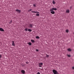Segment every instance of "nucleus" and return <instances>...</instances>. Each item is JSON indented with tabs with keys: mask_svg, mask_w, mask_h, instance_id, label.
<instances>
[{
	"mask_svg": "<svg viewBox=\"0 0 74 74\" xmlns=\"http://www.w3.org/2000/svg\"><path fill=\"white\" fill-rule=\"evenodd\" d=\"M53 72L54 74H58V73L55 70L53 69Z\"/></svg>",
	"mask_w": 74,
	"mask_h": 74,
	"instance_id": "f257e3e1",
	"label": "nucleus"
},
{
	"mask_svg": "<svg viewBox=\"0 0 74 74\" xmlns=\"http://www.w3.org/2000/svg\"><path fill=\"white\" fill-rule=\"evenodd\" d=\"M53 10H55L56 11V10H57V9L56 8H52L50 10V11H53Z\"/></svg>",
	"mask_w": 74,
	"mask_h": 74,
	"instance_id": "f03ea898",
	"label": "nucleus"
},
{
	"mask_svg": "<svg viewBox=\"0 0 74 74\" xmlns=\"http://www.w3.org/2000/svg\"><path fill=\"white\" fill-rule=\"evenodd\" d=\"M43 64L42 63H38V65L39 66V67H42V65H43Z\"/></svg>",
	"mask_w": 74,
	"mask_h": 74,
	"instance_id": "7ed1b4c3",
	"label": "nucleus"
},
{
	"mask_svg": "<svg viewBox=\"0 0 74 74\" xmlns=\"http://www.w3.org/2000/svg\"><path fill=\"white\" fill-rule=\"evenodd\" d=\"M31 12H32L33 13H38V14H40V13L37 11H32Z\"/></svg>",
	"mask_w": 74,
	"mask_h": 74,
	"instance_id": "20e7f679",
	"label": "nucleus"
},
{
	"mask_svg": "<svg viewBox=\"0 0 74 74\" xmlns=\"http://www.w3.org/2000/svg\"><path fill=\"white\" fill-rule=\"evenodd\" d=\"M12 46H15V44L14 43V41H12Z\"/></svg>",
	"mask_w": 74,
	"mask_h": 74,
	"instance_id": "39448f33",
	"label": "nucleus"
},
{
	"mask_svg": "<svg viewBox=\"0 0 74 74\" xmlns=\"http://www.w3.org/2000/svg\"><path fill=\"white\" fill-rule=\"evenodd\" d=\"M16 12H18V13H20L21 12V10H16Z\"/></svg>",
	"mask_w": 74,
	"mask_h": 74,
	"instance_id": "423d86ee",
	"label": "nucleus"
},
{
	"mask_svg": "<svg viewBox=\"0 0 74 74\" xmlns=\"http://www.w3.org/2000/svg\"><path fill=\"white\" fill-rule=\"evenodd\" d=\"M21 72L22 73V74H24L25 73V71H24V70H22L21 71Z\"/></svg>",
	"mask_w": 74,
	"mask_h": 74,
	"instance_id": "0eeeda50",
	"label": "nucleus"
},
{
	"mask_svg": "<svg viewBox=\"0 0 74 74\" xmlns=\"http://www.w3.org/2000/svg\"><path fill=\"white\" fill-rule=\"evenodd\" d=\"M0 31H1V32H4V29L1 28H0Z\"/></svg>",
	"mask_w": 74,
	"mask_h": 74,
	"instance_id": "6e6552de",
	"label": "nucleus"
},
{
	"mask_svg": "<svg viewBox=\"0 0 74 74\" xmlns=\"http://www.w3.org/2000/svg\"><path fill=\"white\" fill-rule=\"evenodd\" d=\"M70 10H66V13H69Z\"/></svg>",
	"mask_w": 74,
	"mask_h": 74,
	"instance_id": "1a4fd4ad",
	"label": "nucleus"
},
{
	"mask_svg": "<svg viewBox=\"0 0 74 74\" xmlns=\"http://www.w3.org/2000/svg\"><path fill=\"white\" fill-rule=\"evenodd\" d=\"M29 27H31V28H32L33 27V25L32 24H30L29 25Z\"/></svg>",
	"mask_w": 74,
	"mask_h": 74,
	"instance_id": "9d476101",
	"label": "nucleus"
},
{
	"mask_svg": "<svg viewBox=\"0 0 74 74\" xmlns=\"http://www.w3.org/2000/svg\"><path fill=\"white\" fill-rule=\"evenodd\" d=\"M51 13L52 14H55V12L54 11H51Z\"/></svg>",
	"mask_w": 74,
	"mask_h": 74,
	"instance_id": "9b49d317",
	"label": "nucleus"
},
{
	"mask_svg": "<svg viewBox=\"0 0 74 74\" xmlns=\"http://www.w3.org/2000/svg\"><path fill=\"white\" fill-rule=\"evenodd\" d=\"M66 33H68L69 32V29H66Z\"/></svg>",
	"mask_w": 74,
	"mask_h": 74,
	"instance_id": "f8f14e48",
	"label": "nucleus"
},
{
	"mask_svg": "<svg viewBox=\"0 0 74 74\" xmlns=\"http://www.w3.org/2000/svg\"><path fill=\"white\" fill-rule=\"evenodd\" d=\"M36 16H40V14H38V13H36Z\"/></svg>",
	"mask_w": 74,
	"mask_h": 74,
	"instance_id": "ddd939ff",
	"label": "nucleus"
},
{
	"mask_svg": "<svg viewBox=\"0 0 74 74\" xmlns=\"http://www.w3.org/2000/svg\"><path fill=\"white\" fill-rule=\"evenodd\" d=\"M68 51H69V52H71V49H67Z\"/></svg>",
	"mask_w": 74,
	"mask_h": 74,
	"instance_id": "4468645a",
	"label": "nucleus"
},
{
	"mask_svg": "<svg viewBox=\"0 0 74 74\" xmlns=\"http://www.w3.org/2000/svg\"><path fill=\"white\" fill-rule=\"evenodd\" d=\"M53 4H55L56 3V2L55 1L53 0Z\"/></svg>",
	"mask_w": 74,
	"mask_h": 74,
	"instance_id": "2eb2a0df",
	"label": "nucleus"
},
{
	"mask_svg": "<svg viewBox=\"0 0 74 74\" xmlns=\"http://www.w3.org/2000/svg\"><path fill=\"white\" fill-rule=\"evenodd\" d=\"M28 44H29V45L30 46L32 45V43L30 42H29L28 43Z\"/></svg>",
	"mask_w": 74,
	"mask_h": 74,
	"instance_id": "dca6fc26",
	"label": "nucleus"
},
{
	"mask_svg": "<svg viewBox=\"0 0 74 74\" xmlns=\"http://www.w3.org/2000/svg\"><path fill=\"white\" fill-rule=\"evenodd\" d=\"M31 41L33 43V42H34V40H31Z\"/></svg>",
	"mask_w": 74,
	"mask_h": 74,
	"instance_id": "f3484780",
	"label": "nucleus"
},
{
	"mask_svg": "<svg viewBox=\"0 0 74 74\" xmlns=\"http://www.w3.org/2000/svg\"><path fill=\"white\" fill-rule=\"evenodd\" d=\"M36 38L38 39L39 38H40V37L39 36H36Z\"/></svg>",
	"mask_w": 74,
	"mask_h": 74,
	"instance_id": "a211bd4d",
	"label": "nucleus"
},
{
	"mask_svg": "<svg viewBox=\"0 0 74 74\" xmlns=\"http://www.w3.org/2000/svg\"><path fill=\"white\" fill-rule=\"evenodd\" d=\"M67 56H68V57H69V58H70V57H71V55H70L67 54Z\"/></svg>",
	"mask_w": 74,
	"mask_h": 74,
	"instance_id": "6ab92c4d",
	"label": "nucleus"
},
{
	"mask_svg": "<svg viewBox=\"0 0 74 74\" xmlns=\"http://www.w3.org/2000/svg\"><path fill=\"white\" fill-rule=\"evenodd\" d=\"M28 31L29 32H32V30H31V29H28Z\"/></svg>",
	"mask_w": 74,
	"mask_h": 74,
	"instance_id": "aec40b11",
	"label": "nucleus"
},
{
	"mask_svg": "<svg viewBox=\"0 0 74 74\" xmlns=\"http://www.w3.org/2000/svg\"><path fill=\"white\" fill-rule=\"evenodd\" d=\"M46 58H48V57H49V55L46 54Z\"/></svg>",
	"mask_w": 74,
	"mask_h": 74,
	"instance_id": "412c9836",
	"label": "nucleus"
},
{
	"mask_svg": "<svg viewBox=\"0 0 74 74\" xmlns=\"http://www.w3.org/2000/svg\"><path fill=\"white\" fill-rule=\"evenodd\" d=\"M9 23H12V20H11L10 21H10H9Z\"/></svg>",
	"mask_w": 74,
	"mask_h": 74,
	"instance_id": "4be33fe9",
	"label": "nucleus"
},
{
	"mask_svg": "<svg viewBox=\"0 0 74 74\" xmlns=\"http://www.w3.org/2000/svg\"><path fill=\"white\" fill-rule=\"evenodd\" d=\"M33 6L34 7H36V5H35V4H33Z\"/></svg>",
	"mask_w": 74,
	"mask_h": 74,
	"instance_id": "5701e85b",
	"label": "nucleus"
},
{
	"mask_svg": "<svg viewBox=\"0 0 74 74\" xmlns=\"http://www.w3.org/2000/svg\"><path fill=\"white\" fill-rule=\"evenodd\" d=\"M25 31H27L28 29L27 28H26L25 29Z\"/></svg>",
	"mask_w": 74,
	"mask_h": 74,
	"instance_id": "b1692460",
	"label": "nucleus"
},
{
	"mask_svg": "<svg viewBox=\"0 0 74 74\" xmlns=\"http://www.w3.org/2000/svg\"><path fill=\"white\" fill-rule=\"evenodd\" d=\"M72 70H74V66H73L72 68Z\"/></svg>",
	"mask_w": 74,
	"mask_h": 74,
	"instance_id": "393cba45",
	"label": "nucleus"
},
{
	"mask_svg": "<svg viewBox=\"0 0 74 74\" xmlns=\"http://www.w3.org/2000/svg\"><path fill=\"white\" fill-rule=\"evenodd\" d=\"M32 9H30L29 10H28V12H29V11H32Z\"/></svg>",
	"mask_w": 74,
	"mask_h": 74,
	"instance_id": "a878e982",
	"label": "nucleus"
},
{
	"mask_svg": "<svg viewBox=\"0 0 74 74\" xmlns=\"http://www.w3.org/2000/svg\"><path fill=\"white\" fill-rule=\"evenodd\" d=\"M72 7H72V6H70V9H71V8H72Z\"/></svg>",
	"mask_w": 74,
	"mask_h": 74,
	"instance_id": "bb28decb",
	"label": "nucleus"
},
{
	"mask_svg": "<svg viewBox=\"0 0 74 74\" xmlns=\"http://www.w3.org/2000/svg\"><path fill=\"white\" fill-rule=\"evenodd\" d=\"M36 51H38V49H36Z\"/></svg>",
	"mask_w": 74,
	"mask_h": 74,
	"instance_id": "cd10ccee",
	"label": "nucleus"
},
{
	"mask_svg": "<svg viewBox=\"0 0 74 74\" xmlns=\"http://www.w3.org/2000/svg\"><path fill=\"white\" fill-rule=\"evenodd\" d=\"M2 58V56H1V55H0V58Z\"/></svg>",
	"mask_w": 74,
	"mask_h": 74,
	"instance_id": "c85d7f7f",
	"label": "nucleus"
},
{
	"mask_svg": "<svg viewBox=\"0 0 74 74\" xmlns=\"http://www.w3.org/2000/svg\"><path fill=\"white\" fill-rule=\"evenodd\" d=\"M26 63H27V64H28V62H26Z\"/></svg>",
	"mask_w": 74,
	"mask_h": 74,
	"instance_id": "c756f323",
	"label": "nucleus"
},
{
	"mask_svg": "<svg viewBox=\"0 0 74 74\" xmlns=\"http://www.w3.org/2000/svg\"><path fill=\"white\" fill-rule=\"evenodd\" d=\"M73 34H74V33H73Z\"/></svg>",
	"mask_w": 74,
	"mask_h": 74,
	"instance_id": "7c9ffc66",
	"label": "nucleus"
}]
</instances>
